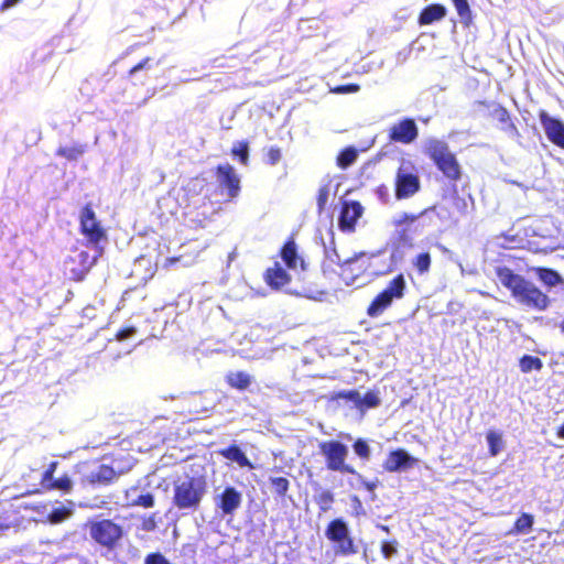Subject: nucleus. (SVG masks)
<instances>
[{"label": "nucleus", "instance_id": "f257e3e1", "mask_svg": "<svg viewBox=\"0 0 564 564\" xmlns=\"http://www.w3.org/2000/svg\"><path fill=\"white\" fill-rule=\"evenodd\" d=\"M497 276L500 283L508 288L521 304L539 311H543L547 307L549 297L533 283L524 280L518 274H514L510 269L499 268L497 270Z\"/></svg>", "mask_w": 564, "mask_h": 564}, {"label": "nucleus", "instance_id": "f03ea898", "mask_svg": "<svg viewBox=\"0 0 564 564\" xmlns=\"http://www.w3.org/2000/svg\"><path fill=\"white\" fill-rule=\"evenodd\" d=\"M90 539L108 552L116 551L124 536L122 525L110 519L93 520L87 522Z\"/></svg>", "mask_w": 564, "mask_h": 564}, {"label": "nucleus", "instance_id": "7ed1b4c3", "mask_svg": "<svg viewBox=\"0 0 564 564\" xmlns=\"http://www.w3.org/2000/svg\"><path fill=\"white\" fill-rule=\"evenodd\" d=\"M424 148L426 154L434 161L438 170H441L447 178L457 181L460 177V166L444 141L429 139L425 141Z\"/></svg>", "mask_w": 564, "mask_h": 564}, {"label": "nucleus", "instance_id": "20e7f679", "mask_svg": "<svg viewBox=\"0 0 564 564\" xmlns=\"http://www.w3.org/2000/svg\"><path fill=\"white\" fill-rule=\"evenodd\" d=\"M405 288L406 283L403 274L397 275L389 282L386 289L375 297L368 307V315L371 317L379 316L394 300L403 297Z\"/></svg>", "mask_w": 564, "mask_h": 564}, {"label": "nucleus", "instance_id": "39448f33", "mask_svg": "<svg viewBox=\"0 0 564 564\" xmlns=\"http://www.w3.org/2000/svg\"><path fill=\"white\" fill-rule=\"evenodd\" d=\"M420 178L413 163L402 160L395 175V197L405 199L412 197L420 189Z\"/></svg>", "mask_w": 564, "mask_h": 564}, {"label": "nucleus", "instance_id": "423d86ee", "mask_svg": "<svg viewBox=\"0 0 564 564\" xmlns=\"http://www.w3.org/2000/svg\"><path fill=\"white\" fill-rule=\"evenodd\" d=\"M79 230L94 246L107 240V231L97 219L91 204H86L80 210Z\"/></svg>", "mask_w": 564, "mask_h": 564}, {"label": "nucleus", "instance_id": "0eeeda50", "mask_svg": "<svg viewBox=\"0 0 564 564\" xmlns=\"http://www.w3.org/2000/svg\"><path fill=\"white\" fill-rule=\"evenodd\" d=\"M58 465L56 460L51 462L42 474L40 485L43 490L68 492L73 489V480L68 474L55 475Z\"/></svg>", "mask_w": 564, "mask_h": 564}, {"label": "nucleus", "instance_id": "6e6552de", "mask_svg": "<svg viewBox=\"0 0 564 564\" xmlns=\"http://www.w3.org/2000/svg\"><path fill=\"white\" fill-rule=\"evenodd\" d=\"M325 534L330 541L337 543V553L344 555L356 553L347 524L343 520H333L328 524Z\"/></svg>", "mask_w": 564, "mask_h": 564}, {"label": "nucleus", "instance_id": "1a4fd4ad", "mask_svg": "<svg viewBox=\"0 0 564 564\" xmlns=\"http://www.w3.org/2000/svg\"><path fill=\"white\" fill-rule=\"evenodd\" d=\"M322 453L326 456L327 466L333 470L352 473V469L345 464L348 448L339 442H327L321 447Z\"/></svg>", "mask_w": 564, "mask_h": 564}, {"label": "nucleus", "instance_id": "9d476101", "mask_svg": "<svg viewBox=\"0 0 564 564\" xmlns=\"http://www.w3.org/2000/svg\"><path fill=\"white\" fill-rule=\"evenodd\" d=\"M206 477L199 470L191 468L178 477L175 485V494H204Z\"/></svg>", "mask_w": 564, "mask_h": 564}, {"label": "nucleus", "instance_id": "9b49d317", "mask_svg": "<svg viewBox=\"0 0 564 564\" xmlns=\"http://www.w3.org/2000/svg\"><path fill=\"white\" fill-rule=\"evenodd\" d=\"M216 175L219 187L227 189L228 196L235 197L238 195L240 191V180L230 164L226 163L218 165L216 169Z\"/></svg>", "mask_w": 564, "mask_h": 564}, {"label": "nucleus", "instance_id": "f8f14e48", "mask_svg": "<svg viewBox=\"0 0 564 564\" xmlns=\"http://www.w3.org/2000/svg\"><path fill=\"white\" fill-rule=\"evenodd\" d=\"M417 133V127L412 119H404L390 128V139L400 143L413 142Z\"/></svg>", "mask_w": 564, "mask_h": 564}, {"label": "nucleus", "instance_id": "ddd939ff", "mask_svg": "<svg viewBox=\"0 0 564 564\" xmlns=\"http://www.w3.org/2000/svg\"><path fill=\"white\" fill-rule=\"evenodd\" d=\"M96 260L97 257L91 258L87 251H80L75 257H69L66 261L67 264H80V268H69L72 280L76 282L83 281L90 268L95 264Z\"/></svg>", "mask_w": 564, "mask_h": 564}, {"label": "nucleus", "instance_id": "4468645a", "mask_svg": "<svg viewBox=\"0 0 564 564\" xmlns=\"http://www.w3.org/2000/svg\"><path fill=\"white\" fill-rule=\"evenodd\" d=\"M75 510V503L72 500L61 502L55 500L51 502L50 512L45 513V522L50 524H59L69 519Z\"/></svg>", "mask_w": 564, "mask_h": 564}, {"label": "nucleus", "instance_id": "2eb2a0df", "mask_svg": "<svg viewBox=\"0 0 564 564\" xmlns=\"http://www.w3.org/2000/svg\"><path fill=\"white\" fill-rule=\"evenodd\" d=\"M416 462L417 459L409 455L405 451L398 449L388 455L383 466L389 471H404L413 467Z\"/></svg>", "mask_w": 564, "mask_h": 564}, {"label": "nucleus", "instance_id": "dca6fc26", "mask_svg": "<svg viewBox=\"0 0 564 564\" xmlns=\"http://www.w3.org/2000/svg\"><path fill=\"white\" fill-rule=\"evenodd\" d=\"M118 477L115 469L108 465H100L96 470L80 477L79 482L85 485H107Z\"/></svg>", "mask_w": 564, "mask_h": 564}, {"label": "nucleus", "instance_id": "f3484780", "mask_svg": "<svg viewBox=\"0 0 564 564\" xmlns=\"http://www.w3.org/2000/svg\"><path fill=\"white\" fill-rule=\"evenodd\" d=\"M338 397L351 401L356 408L360 409L361 411L369 408H376L380 404L379 394L375 391H369L361 395L360 392L350 390L340 392Z\"/></svg>", "mask_w": 564, "mask_h": 564}, {"label": "nucleus", "instance_id": "a211bd4d", "mask_svg": "<svg viewBox=\"0 0 564 564\" xmlns=\"http://www.w3.org/2000/svg\"><path fill=\"white\" fill-rule=\"evenodd\" d=\"M541 123L547 138L553 143L564 148V124L545 112L541 113Z\"/></svg>", "mask_w": 564, "mask_h": 564}, {"label": "nucleus", "instance_id": "6ab92c4d", "mask_svg": "<svg viewBox=\"0 0 564 564\" xmlns=\"http://www.w3.org/2000/svg\"><path fill=\"white\" fill-rule=\"evenodd\" d=\"M267 284L273 290H281L291 281V275L283 269L281 263L274 262L264 273Z\"/></svg>", "mask_w": 564, "mask_h": 564}, {"label": "nucleus", "instance_id": "aec40b11", "mask_svg": "<svg viewBox=\"0 0 564 564\" xmlns=\"http://www.w3.org/2000/svg\"><path fill=\"white\" fill-rule=\"evenodd\" d=\"M281 257L283 262L289 269L296 271L300 267L302 271L305 270L306 264L304 260L297 256L296 245L294 241H289L284 245Z\"/></svg>", "mask_w": 564, "mask_h": 564}, {"label": "nucleus", "instance_id": "412c9836", "mask_svg": "<svg viewBox=\"0 0 564 564\" xmlns=\"http://www.w3.org/2000/svg\"><path fill=\"white\" fill-rule=\"evenodd\" d=\"M362 214V206L359 203L346 204L340 214V226L343 229H352L356 221Z\"/></svg>", "mask_w": 564, "mask_h": 564}, {"label": "nucleus", "instance_id": "4be33fe9", "mask_svg": "<svg viewBox=\"0 0 564 564\" xmlns=\"http://www.w3.org/2000/svg\"><path fill=\"white\" fill-rule=\"evenodd\" d=\"M446 14L445 7L441 4H432L425 8L420 15L421 24H431L434 21L441 20Z\"/></svg>", "mask_w": 564, "mask_h": 564}, {"label": "nucleus", "instance_id": "5701e85b", "mask_svg": "<svg viewBox=\"0 0 564 564\" xmlns=\"http://www.w3.org/2000/svg\"><path fill=\"white\" fill-rule=\"evenodd\" d=\"M86 152L85 144H75L72 147H59L56 150V155L62 156L68 161L78 160Z\"/></svg>", "mask_w": 564, "mask_h": 564}, {"label": "nucleus", "instance_id": "b1692460", "mask_svg": "<svg viewBox=\"0 0 564 564\" xmlns=\"http://www.w3.org/2000/svg\"><path fill=\"white\" fill-rule=\"evenodd\" d=\"M219 453L225 458L236 462L241 467L247 466V456L237 445H230L229 447L221 449Z\"/></svg>", "mask_w": 564, "mask_h": 564}, {"label": "nucleus", "instance_id": "393cba45", "mask_svg": "<svg viewBox=\"0 0 564 564\" xmlns=\"http://www.w3.org/2000/svg\"><path fill=\"white\" fill-rule=\"evenodd\" d=\"M487 442L489 451L492 456H497L503 448V441L500 433L496 431H489L487 434Z\"/></svg>", "mask_w": 564, "mask_h": 564}, {"label": "nucleus", "instance_id": "a878e982", "mask_svg": "<svg viewBox=\"0 0 564 564\" xmlns=\"http://www.w3.org/2000/svg\"><path fill=\"white\" fill-rule=\"evenodd\" d=\"M412 263L417 273L423 275L430 271L431 256L429 252L420 253L413 259Z\"/></svg>", "mask_w": 564, "mask_h": 564}, {"label": "nucleus", "instance_id": "bb28decb", "mask_svg": "<svg viewBox=\"0 0 564 564\" xmlns=\"http://www.w3.org/2000/svg\"><path fill=\"white\" fill-rule=\"evenodd\" d=\"M539 278L549 286H555L563 282L561 275L551 269H539Z\"/></svg>", "mask_w": 564, "mask_h": 564}, {"label": "nucleus", "instance_id": "cd10ccee", "mask_svg": "<svg viewBox=\"0 0 564 564\" xmlns=\"http://www.w3.org/2000/svg\"><path fill=\"white\" fill-rule=\"evenodd\" d=\"M542 361L538 357L525 355L520 360V369L522 372H530L532 370H541Z\"/></svg>", "mask_w": 564, "mask_h": 564}, {"label": "nucleus", "instance_id": "c85d7f7f", "mask_svg": "<svg viewBox=\"0 0 564 564\" xmlns=\"http://www.w3.org/2000/svg\"><path fill=\"white\" fill-rule=\"evenodd\" d=\"M200 496H174V505L178 509L196 508Z\"/></svg>", "mask_w": 564, "mask_h": 564}, {"label": "nucleus", "instance_id": "c756f323", "mask_svg": "<svg viewBox=\"0 0 564 564\" xmlns=\"http://www.w3.org/2000/svg\"><path fill=\"white\" fill-rule=\"evenodd\" d=\"M357 159V151L354 148H347L340 152L337 158V164L341 169H346L351 165Z\"/></svg>", "mask_w": 564, "mask_h": 564}, {"label": "nucleus", "instance_id": "7c9ffc66", "mask_svg": "<svg viewBox=\"0 0 564 564\" xmlns=\"http://www.w3.org/2000/svg\"><path fill=\"white\" fill-rule=\"evenodd\" d=\"M227 382L230 387L245 389L247 387V375L242 371L227 375Z\"/></svg>", "mask_w": 564, "mask_h": 564}, {"label": "nucleus", "instance_id": "2f4dec72", "mask_svg": "<svg viewBox=\"0 0 564 564\" xmlns=\"http://www.w3.org/2000/svg\"><path fill=\"white\" fill-rule=\"evenodd\" d=\"M240 497L241 496H220L219 506L225 513H229L239 506Z\"/></svg>", "mask_w": 564, "mask_h": 564}, {"label": "nucleus", "instance_id": "473e14b6", "mask_svg": "<svg viewBox=\"0 0 564 564\" xmlns=\"http://www.w3.org/2000/svg\"><path fill=\"white\" fill-rule=\"evenodd\" d=\"M419 218V216L416 215H412V214H406V213H400L398 215H395L393 217V225L395 227H405V229L408 228V226H410L411 224H413L416 219Z\"/></svg>", "mask_w": 564, "mask_h": 564}, {"label": "nucleus", "instance_id": "72a5a7b5", "mask_svg": "<svg viewBox=\"0 0 564 564\" xmlns=\"http://www.w3.org/2000/svg\"><path fill=\"white\" fill-rule=\"evenodd\" d=\"M532 524L533 517L528 513H523L516 522V530L519 533H528Z\"/></svg>", "mask_w": 564, "mask_h": 564}, {"label": "nucleus", "instance_id": "f704fd0d", "mask_svg": "<svg viewBox=\"0 0 564 564\" xmlns=\"http://www.w3.org/2000/svg\"><path fill=\"white\" fill-rule=\"evenodd\" d=\"M158 64H159V62L154 63L152 57H145L142 61H140L138 64L132 66L129 69L128 74L131 76V75L135 74L138 70L150 69L153 67V65H158Z\"/></svg>", "mask_w": 564, "mask_h": 564}, {"label": "nucleus", "instance_id": "c9c22d12", "mask_svg": "<svg viewBox=\"0 0 564 564\" xmlns=\"http://www.w3.org/2000/svg\"><path fill=\"white\" fill-rule=\"evenodd\" d=\"M453 2L458 12V15L464 20H468L470 17V9L467 0H453Z\"/></svg>", "mask_w": 564, "mask_h": 564}, {"label": "nucleus", "instance_id": "e433bc0d", "mask_svg": "<svg viewBox=\"0 0 564 564\" xmlns=\"http://www.w3.org/2000/svg\"><path fill=\"white\" fill-rule=\"evenodd\" d=\"M329 194H330V183L328 182L327 184L322 185L318 191L317 204H318L319 209H323L324 206L326 205Z\"/></svg>", "mask_w": 564, "mask_h": 564}, {"label": "nucleus", "instance_id": "4c0bfd02", "mask_svg": "<svg viewBox=\"0 0 564 564\" xmlns=\"http://www.w3.org/2000/svg\"><path fill=\"white\" fill-rule=\"evenodd\" d=\"M354 451L355 453L364 458V459H367L369 458L370 456V447L369 445L362 441V440H358L355 444H354Z\"/></svg>", "mask_w": 564, "mask_h": 564}, {"label": "nucleus", "instance_id": "58836bf2", "mask_svg": "<svg viewBox=\"0 0 564 564\" xmlns=\"http://www.w3.org/2000/svg\"><path fill=\"white\" fill-rule=\"evenodd\" d=\"M270 481L272 484V489L276 494H283L288 490V479L284 477H276V478H270Z\"/></svg>", "mask_w": 564, "mask_h": 564}, {"label": "nucleus", "instance_id": "ea45409f", "mask_svg": "<svg viewBox=\"0 0 564 564\" xmlns=\"http://www.w3.org/2000/svg\"><path fill=\"white\" fill-rule=\"evenodd\" d=\"M397 541H384L381 545V552L386 558H391L397 554Z\"/></svg>", "mask_w": 564, "mask_h": 564}, {"label": "nucleus", "instance_id": "a19ab883", "mask_svg": "<svg viewBox=\"0 0 564 564\" xmlns=\"http://www.w3.org/2000/svg\"><path fill=\"white\" fill-rule=\"evenodd\" d=\"M282 158L281 150L279 148H270L265 153V162L271 165H275Z\"/></svg>", "mask_w": 564, "mask_h": 564}, {"label": "nucleus", "instance_id": "79ce46f5", "mask_svg": "<svg viewBox=\"0 0 564 564\" xmlns=\"http://www.w3.org/2000/svg\"><path fill=\"white\" fill-rule=\"evenodd\" d=\"M144 564H171L166 557L159 553V552H154V553H150L147 555L145 560H144Z\"/></svg>", "mask_w": 564, "mask_h": 564}, {"label": "nucleus", "instance_id": "37998d69", "mask_svg": "<svg viewBox=\"0 0 564 564\" xmlns=\"http://www.w3.org/2000/svg\"><path fill=\"white\" fill-rule=\"evenodd\" d=\"M51 502L48 503H39L29 507L31 510L35 511L39 514V521L45 522V513L50 512Z\"/></svg>", "mask_w": 564, "mask_h": 564}, {"label": "nucleus", "instance_id": "c03bdc74", "mask_svg": "<svg viewBox=\"0 0 564 564\" xmlns=\"http://www.w3.org/2000/svg\"><path fill=\"white\" fill-rule=\"evenodd\" d=\"M131 505L132 506H142L144 508L153 507V505H154L153 496H138V498L134 499L131 502Z\"/></svg>", "mask_w": 564, "mask_h": 564}, {"label": "nucleus", "instance_id": "a18cd8bd", "mask_svg": "<svg viewBox=\"0 0 564 564\" xmlns=\"http://www.w3.org/2000/svg\"><path fill=\"white\" fill-rule=\"evenodd\" d=\"M231 153L239 156L242 163H247V142H241L238 148L231 150Z\"/></svg>", "mask_w": 564, "mask_h": 564}, {"label": "nucleus", "instance_id": "49530a36", "mask_svg": "<svg viewBox=\"0 0 564 564\" xmlns=\"http://www.w3.org/2000/svg\"><path fill=\"white\" fill-rule=\"evenodd\" d=\"M134 334H135V328L133 326H129V327L119 329L116 334V338L118 340H124Z\"/></svg>", "mask_w": 564, "mask_h": 564}, {"label": "nucleus", "instance_id": "de8ad7c7", "mask_svg": "<svg viewBox=\"0 0 564 564\" xmlns=\"http://www.w3.org/2000/svg\"><path fill=\"white\" fill-rule=\"evenodd\" d=\"M358 90H359L358 85L350 84V85L339 86V87L335 88L334 91L337 94H351V93H357Z\"/></svg>", "mask_w": 564, "mask_h": 564}, {"label": "nucleus", "instance_id": "09e8293b", "mask_svg": "<svg viewBox=\"0 0 564 564\" xmlns=\"http://www.w3.org/2000/svg\"><path fill=\"white\" fill-rule=\"evenodd\" d=\"M21 0H3L0 4V11H6L14 6H17Z\"/></svg>", "mask_w": 564, "mask_h": 564}, {"label": "nucleus", "instance_id": "8fccbe9b", "mask_svg": "<svg viewBox=\"0 0 564 564\" xmlns=\"http://www.w3.org/2000/svg\"><path fill=\"white\" fill-rule=\"evenodd\" d=\"M181 258H182L181 256L166 258L163 263V268L170 269L172 265H174L176 262H178L181 260Z\"/></svg>", "mask_w": 564, "mask_h": 564}, {"label": "nucleus", "instance_id": "3c124183", "mask_svg": "<svg viewBox=\"0 0 564 564\" xmlns=\"http://www.w3.org/2000/svg\"><path fill=\"white\" fill-rule=\"evenodd\" d=\"M352 506L356 509L357 514L365 513V510L361 508V503L357 496H354L352 498Z\"/></svg>", "mask_w": 564, "mask_h": 564}, {"label": "nucleus", "instance_id": "603ef678", "mask_svg": "<svg viewBox=\"0 0 564 564\" xmlns=\"http://www.w3.org/2000/svg\"><path fill=\"white\" fill-rule=\"evenodd\" d=\"M223 494L229 495V494H237V491L234 488H226Z\"/></svg>", "mask_w": 564, "mask_h": 564}, {"label": "nucleus", "instance_id": "864d4df0", "mask_svg": "<svg viewBox=\"0 0 564 564\" xmlns=\"http://www.w3.org/2000/svg\"><path fill=\"white\" fill-rule=\"evenodd\" d=\"M557 435L561 437V438H564V424L561 426V429L558 430V433Z\"/></svg>", "mask_w": 564, "mask_h": 564}, {"label": "nucleus", "instance_id": "5fc2aeb1", "mask_svg": "<svg viewBox=\"0 0 564 564\" xmlns=\"http://www.w3.org/2000/svg\"><path fill=\"white\" fill-rule=\"evenodd\" d=\"M154 528V522L151 520V525H148V523H144V529L152 530Z\"/></svg>", "mask_w": 564, "mask_h": 564}, {"label": "nucleus", "instance_id": "6e6d98bb", "mask_svg": "<svg viewBox=\"0 0 564 564\" xmlns=\"http://www.w3.org/2000/svg\"><path fill=\"white\" fill-rule=\"evenodd\" d=\"M558 327H560L561 332L564 334V318L561 321Z\"/></svg>", "mask_w": 564, "mask_h": 564}, {"label": "nucleus", "instance_id": "4d7b16f0", "mask_svg": "<svg viewBox=\"0 0 564 564\" xmlns=\"http://www.w3.org/2000/svg\"><path fill=\"white\" fill-rule=\"evenodd\" d=\"M25 494H32V495H35V494H40V490H39V489L29 490V491H26Z\"/></svg>", "mask_w": 564, "mask_h": 564}, {"label": "nucleus", "instance_id": "13d9d810", "mask_svg": "<svg viewBox=\"0 0 564 564\" xmlns=\"http://www.w3.org/2000/svg\"><path fill=\"white\" fill-rule=\"evenodd\" d=\"M352 261H354L352 259H348V260H346V261H345V265H349V264H351V262H352Z\"/></svg>", "mask_w": 564, "mask_h": 564}, {"label": "nucleus", "instance_id": "bf43d9fd", "mask_svg": "<svg viewBox=\"0 0 564 564\" xmlns=\"http://www.w3.org/2000/svg\"><path fill=\"white\" fill-rule=\"evenodd\" d=\"M459 269H460V272L464 273V267L462 263H459Z\"/></svg>", "mask_w": 564, "mask_h": 564}]
</instances>
